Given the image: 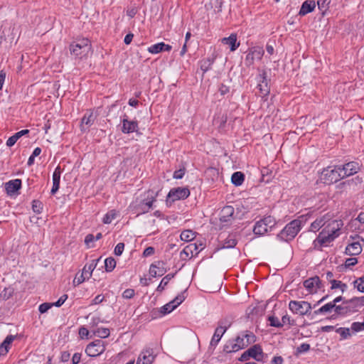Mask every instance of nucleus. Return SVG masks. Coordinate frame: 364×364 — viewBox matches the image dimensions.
Instances as JSON below:
<instances>
[{
    "instance_id": "2f4dec72",
    "label": "nucleus",
    "mask_w": 364,
    "mask_h": 364,
    "mask_svg": "<svg viewBox=\"0 0 364 364\" xmlns=\"http://www.w3.org/2000/svg\"><path fill=\"white\" fill-rule=\"evenodd\" d=\"M245 180L244 174L240 171L235 172L231 177L232 183L236 186H241Z\"/></svg>"
},
{
    "instance_id": "39448f33",
    "label": "nucleus",
    "mask_w": 364,
    "mask_h": 364,
    "mask_svg": "<svg viewBox=\"0 0 364 364\" xmlns=\"http://www.w3.org/2000/svg\"><path fill=\"white\" fill-rule=\"evenodd\" d=\"M255 341V336L251 332H245L239 335L234 343L231 346L230 352H236L240 349L245 348L250 343Z\"/></svg>"
},
{
    "instance_id": "58836bf2",
    "label": "nucleus",
    "mask_w": 364,
    "mask_h": 364,
    "mask_svg": "<svg viewBox=\"0 0 364 364\" xmlns=\"http://www.w3.org/2000/svg\"><path fill=\"white\" fill-rule=\"evenodd\" d=\"M331 289H339L342 292H344L347 289V285L338 280H331Z\"/></svg>"
},
{
    "instance_id": "393cba45",
    "label": "nucleus",
    "mask_w": 364,
    "mask_h": 364,
    "mask_svg": "<svg viewBox=\"0 0 364 364\" xmlns=\"http://www.w3.org/2000/svg\"><path fill=\"white\" fill-rule=\"evenodd\" d=\"M362 251V247L359 242H353L349 244L346 248V253L349 255H358Z\"/></svg>"
},
{
    "instance_id": "8fccbe9b",
    "label": "nucleus",
    "mask_w": 364,
    "mask_h": 364,
    "mask_svg": "<svg viewBox=\"0 0 364 364\" xmlns=\"http://www.w3.org/2000/svg\"><path fill=\"white\" fill-rule=\"evenodd\" d=\"M350 302L355 306H364V296L360 297H354L350 300Z\"/></svg>"
},
{
    "instance_id": "c85d7f7f",
    "label": "nucleus",
    "mask_w": 364,
    "mask_h": 364,
    "mask_svg": "<svg viewBox=\"0 0 364 364\" xmlns=\"http://www.w3.org/2000/svg\"><path fill=\"white\" fill-rule=\"evenodd\" d=\"M225 333V329L222 327H217L215 333L213 336V338L210 341V345L213 346H215L218 345V342L221 339L223 335Z\"/></svg>"
},
{
    "instance_id": "c9c22d12",
    "label": "nucleus",
    "mask_w": 364,
    "mask_h": 364,
    "mask_svg": "<svg viewBox=\"0 0 364 364\" xmlns=\"http://www.w3.org/2000/svg\"><path fill=\"white\" fill-rule=\"evenodd\" d=\"M117 211L115 210H111L105 215L102 221L105 224H109L117 218Z\"/></svg>"
},
{
    "instance_id": "6ab92c4d",
    "label": "nucleus",
    "mask_w": 364,
    "mask_h": 364,
    "mask_svg": "<svg viewBox=\"0 0 364 364\" xmlns=\"http://www.w3.org/2000/svg\"><path fill=\"white\" fill-rule=\"evenodd\" d=\"M316 2L314 0L305 1L300 8L298 15L300 16H304L314 11L316 8Z\"/></svg>"
},
{
    "instance_id": "72a5a7b5",
    "label": "nucleus",
    "mask_w": 364,
    "mask_h": 364,
    "mask_svg": "<svg viewBox=\"0 0 364 364\" xmlns=\"http://www.w3.org/2000/svg\"><path fill=\"white\" fill-rule=\"evenodd\" d=\"M333 307H335L334 304L329 302L326 304L325 305L322 306L318 309L314 311V314L318 315V314H324L328 312L332 311L333 310Z\"/></svg>"
},
{
    "instance_id": "09e8293b",
    "label": "nucleus",
    "mask_w": 364,
    "mask_h": 364,
    "mask_svg": "<svg viewBox=\"0 0 364 364\" xmlns=\"http://www.w3.org/2000/svg\"><path fill=\"white\" fill-rule=\"evenodd\" d=\"M281 323H282V326L286 324L290 326L295 325V321L287 314L282 316Z\"/></svg>"
},
{
    "instance_id": "f03ea898",
    "label": "nucleus",
    "mask_w": 364,
    "mask_h": 364,
    "mask_svg": "<svg viewBox=\"0 0 364 364\" xmlns=\"http://www.w3.org/2000/svg\"><path fill=\"white\" fill-rule=\"evenodd\" d=\"M308 217H309L308 214L303 215L299 218L291 221L286 225L278 235V237L284 241H289L294 239L306 223Z\"/></svg>"
},
{
    "instance_id": "5fc2aeb1",
    "label": "nucleus",
    "mask_w": 364,
    "mask_h": 364,
    "mask_svg": "<svg viewBox=\"0 0 364 364\" xmlns=\"http://www.w3.org/2000/svg\"><path fill=\"white\" fill-rule=\"evenodd\" d=\"M171 276L170 274L166 275L164 277L162 280L161 281L159 285L158 286V290H162L164 289L165 286L168 283L169 280L171 279Z\"/></svg>"
},
{
    "instance_id": "b1692460",
    "label": "nucleus",
    "mask_w": 364,
    "mask_h": 364,
    "mask_svg": "<svg viewBox=\"0 0 364 364\" xmlns=\"http://www.w3.org/2000/svg\"><path fill=\"white\" fill-rule=\"evenodd\" d=\"M222 43L228 45L231 51H235L240 46V43L237 42V35L235 33L230 34L228 38H223Z\"/></svg>"
},
{
    "instance_id": "0eeeda50",
    "label": "nucleus",
    "mask_w": 364,
    "mask_h": 364,
    "mask_svg": "<svg viewBox=\"0 0 364 364\" xmlns=\"http://www.w3.org/2000/svg\"><path fill=\"white\" fill-rule=\"evenodd\" d=\"M322 180L325 183L331 184L343 178L339 166H328L322 171Z\"/></svg>"
},
{
    "instance_id": "f3484780",
    "label": "nucleus",
    "mask_w": 364,
    "mask_h": 364,
    "mask_svg": "<svg viewBox=\"0 0 364 364\" xmlns=\"http://www.w3.org/2000/svg\"><path fill=\"white\" fill-rule=\"evenodd\" d=\"M155 359L153 349L146 348L143 350L138 356V364H151Z\"/></svg>"
},
{
    "instance_id": "c756f323",
    "label": "nucleus",
    "mask_w": 364,
    "mask_h": 364,
    "mask_svg": "<svg viewBox=\"0 0 364 364\" xmlns=\"http://www.w3.org/2000/svg\"><path fill=\"white\" fill-rule=\"evenodd\" d=\"M136 124L133 121H129L127 119H123L122 132L124 133H131L136 130Z\"/></svg>"
},
{
    "instance_id": "1a4fd4ad",
    "label": "nucleus",
    "mask_w": 364,
    "mask_h": 364,
    "mask_svg": "<svg viewBox=\"0 0 364 364\" xmlns=\"http://www.w3.org/2000/svg\"><path fill=\"white\" fill-rule=\"evenodd\" d=\"M190 196V191L186 187H177L171 188L167 196L166 203H173L178 200H184Z\"/></svg>"
},
{
    "instance_id": "e433bc0d",
    "label": "nucleus",
    "mask_w": 364,
    "mask_h": 364,
    "mask_svg": "<svg viewBox=\"0 0 364 364\" xmlns=\"http://www.w3.org/2000/svg\"><path fill=\"white\" fill-rule=\"evenodd\" d=\"M213 62H214V59L210 58H205V59L202 60L200 63V69L203 72H207L208 70H209L210 69Z\"/></svg>"
},
{
    "instance_id": "f704fd0d",
    "label": "nucleus",
    "mask_w": 364,
    "mask_h": 364,
    "mask_svg": "<svg viewBox=\"0 0 364 364\" xmlns=\"http://www.w3.org/2000/svg\"><path fill=\"white\" fill-rule=\"evenodd\" d=\"M331 3V0H317L316 4H317L318 9L321 11L322 16H324L326 11L328 9V5Z\"/></svg>"
},
{
    "instance_id": "473e14b6",
    "label": "nucleus",
    "mask_w": 364,
    "mask_h": 364,
    "mask_svg": "<svg viewBox=\"0 0 364 364\" xmlns=\"http://www.w3.org/2000/svg\"><path fill=\"white\" fill-rule=\"evenodd\" d=\"M237 245L236 236L233 234L229 235L225 240L223 247V248H232Z\"/></svg>"
},
{
    "instance_id": "2eb2a0df",
    "label": "nucleus",
    "mask_w": 364,
    "mask_h": 364,
    "mask_svg": "<svg viewBox=\"0 0 364 364\" xmlns=\"http://www.w3.org/2000/svg\"><path fill=\"white\" fill-rule=\"evenodd\" d=\"M339 168L343 178L356 173L360 169L358 163L355 161H350L344 164L343 166H339Z\"/></svg>"
},
{
    "instance_id": "79ce46f5",
    "label": "nucleus",
    "mask_w": 364,
    "mask_h": 364,
    "mask_svg": "<svg viewBox=\"0 0 364 364\" xmlns=\"http://www.w3.org/2000/svg\"><path fill=\"white\" fill-rule=\"evenodd\" d=\"M354 287L360 292H364V277H360L354 281Z\"/></svg>"
},
{
    "instance_id": "a211bd4d",
    "label": "nucleus",
    "mask_w": 364,
    "mask_h": 364,
    "mask_svg": "<svg viewBox=\"0 0 364 364\" xmlns=\"http://www.w3.org/2000/svg\"><path fill=\"white\" fill-rule=\"evenodd\" d=\"M320 279L318 277L309 278L304 282V287L309 293H316L320 288Z\"/></svg>"
},
{
    "instance_id": "774afa93",
    "label": "nucleus",
    "mask_w": 364,
    "mask_h": 364,
    "mask_svg": "<svg viewBox=\"0 0 364 364\" xmlns=\"http://www.w3.org/2000/svg\"><path fill=\"white\" fill-rule=\"evenodd\" d=\"M283 358L281 356H274L271 360V364H282Z\"/></svg>"
},
{
    "instance_id": "4be33fe9",
    "label": "nucleus",
    "mask_w": 364,
    "mask_h": 364,
    "mask_svg": "<svg viewBox=\"0 0 364 364\" xmlns=\"http://www.w3.org/2000/svg\"><path fill=\"white\" fill-rule=\"evenodd\" d=\"M234 208L232 205H226L223 208L220 214V220L222 222H228L232 218L234 215Z\"/></svg>"
},
{
    "instance_id": "864d4df0",
    "label": "nucleus",
    "mask_w": 364,
    "mask_h": 364,
    "mask_svg": "<svg viewBox=\"0 0 364 364\" xmlns=\"http://www.w3.org/2000/svg\"><path fill=\"white\" fill-rule=\"evenodd\" d=\"M186 173L185 168H180L178 170H176L173 172V178L175 179H181Z\"/></svg>"
},
{
    "instance_id": "ea45409f",
    "label": "nucleus",
    "mask_w": 364,
    "mask_h": 364,
    "mask_svg": "<svg viewBox=\"0 0 364 364\" xmlns=\"http://www.w3.org/2000/svg\"><path fill=\"white\" fill-rule=\"evenodd\" d=\"M336 332L340 334L342 340L347 339L351 336L350 329L348 328H338Z\"/></svg>"
},
{
    "instance_id": "0e129e2a",
    "label": "nucleus",
    "mask_w": 364,
    "mask_h": 364,
    "mask_svg": "<svg viewBox=\"0 0 364 364\" xmlns=\"http://www.w3.org/2000/svg\"><path fill=\"white\" fill-rule=\"evenodd\" d=\"M105 297L104 296L99 294L96 296L92 301L91 305H96L102 303L104 300Z\"/></svg>"
},
{
    "instance_id": "a19ab883",
    "label": "nucleus",
    "mask_w": 364,
    "mask_h": 364,
    "mask_svg": "<svg viewBox=\"0 0 364 364\" xmlns=\"http://www.w3.org/2000/svg\"><path fill=\"white\" fill-rule=\"evenodd\" d=\"M94 334L97 337L105 338L109 336V330L107 328H99L94 331Z\"/></svg>"
},
{
    "instance_id": "423d86ee",
    "label": "nucleus",
    "mask_w": 364,
    "mask_h": 364,
    "mask_svg": "<svg viewBox=\"0 0 364 364\" xmlns=\"http://www.w3.org/2000/svg\"><path fill=\"white\" fill-rule=\"evenodd\" d=\"M158 191L154 189L149 190L145 193V198L138 205V215L148 212L151 208L153 203L156 200L159 194Z\"/></svg>"
},
{
    "instance_id": "603ef678",
    "label": "nucleus",
    "mask_w": 364,
    "mask_h": 364,
    "mask_svg": "<svg viewBox=\"0 0 364 364\" xmlns=\"http://www.w3.org/2000/svg\"><path fill=\"white\" fill-rule=\"evenodd\" d=\"M52 306V303H43L39 306L38 310L41 314H44L47 312Z\"/></svg>"
},
{
    "instance_id": "680f3d73",
    "label": "nucleus",
    "mask_w": 364,
    "mask_h": 364,
    "mask_svg": "<svg viewBox=\"0 0 364 364\" xmlns=\"http://www.w3.org/2000/svg\"><path fill=\"white\" fill-rule=\"evenodd\" d=\"M230 325H231V321L230 320H228V318H225V319L221 320L219 322L218 327H222L223 328L225 329V331H226L227 329L230 326Z\"/></svg>"
},
{
    "instance_id": "49530a36",
    "label": "nucleus",
    "mask_w": 364,
    "mask_h": 364,
    "mask_svg": "<svg viewBox=\"0 0 364 364\" xmlns=\"http://www.w3.org/2000/svg\"><path fill=\"white\" fill-rule=\"evenodd\" d=\"M333 310L337 315H345L348 313V307L341 305H336L335 307H333Z\"/></svg>"
},
{
    "instance_id": "bf43d9fd",
    "label": "nucleus",
    "mask_w": 364,
    "mask_h": 364,
    "mask_svg": "<svg viewBox=\"0 0 364 364\" xmlns=\"http://www.w3.org/2000/svg\"><path fill=\"white\" fill-rule=\"evenodd\" d=\"M358 263V259L355 257H350L346 259L345 262L346 267H350L355 265Z\"/></svg>"
},
{
    "instance_id": "cd10ccee",
    "label": "nucleus",
    "mask_w": 364,
    "mask_h": 364,
    "mask_svg": "<svg viewBox=\"0 0 364 364\" xmlns=\"http://www.w3.org/2000/svg\"><path fill=\"white\" fill-rule=\"evenodd\" d=\"M198 252L199 250L198 246L194 243H191L184 247L181 254H185L187 257H192L194 255H196Z\"/></svg>"
},
{
    "instance_id": "a18cd8bd",
    "label": "nucleus",
    "mask_w": 364,
    "mask_h": 364,
    "mask_svg": "<svg viewBox=\"0 0 364 364\" xmlns=\"http://www.w3.org/2000/svg\"><path fill=\"white\" fill-rule=\"evenodd\" d=\"M32 209L36 213H41L43 210V204L39 200H33L32 203Z\"/></svg>"
},
{
    "instance_id": "4d7b16f0",
    "label": "nucleus",
    "mask_w": 364,
    "mask_h": 364,
    "mask_svg": "<svg viewBox=\"0 0 364 364\" xmlns=\"http://www.w3.org/2000/svg\"><path fill=\"white\" fill-rule=\"evenodd\" d=\"M20 139L18 135L15 133L13 136H10L8 140L6 141V146H14L16 142L18 141V139Z\"/></svg>"
},
{
    "instance_id": "7ed1b4c3",
    "label": "nucleus",
    "mask_w": 364,
    "mask_h": 364,
    "mask_svg": "<svg viewBox=\"0 0 364 364\" xmlns=\"http://www.w3.org/2000/svg\"><path fill=\"white\" fill-rule=\"evenodd\" d=\"M70 53L76 58H83L91 51V43L87 38H82L70 45Z\"/></svg>"
},
{
    "instance_id": "9d476101",
    "label": "nucleus",
    "mask_w": 364,
    "mask_h": 364,
    "mask_svg": "<svg viewBox=\"0 0 364 364\" xmlns=\"http://www.w3.org/2000/svg\"><path fill=\"white\" fill-rule=\"evenodd\" d=\"M264 53V50L262 47L255 46L250 48L245 59V65L250 67L255 63V61L260 60Z\"/></svg>"
},
{
    "instance_id": "052dcab7",
    "label": "nucleus",
    "mask_w": 364,
    "mask_h": 364,
    "mask_svg": "<svg viewBox=\"0 0 364 364\" xmlns=\"http://www.w3.org/2000/svg\"><path fill=\"white\" fill-rule=\"evenodd\" d=\"M67 299H68V295L63 294L58 299V300L56 302L52 303L53 306L60 307L64 304V302L66 301Z\"/></svg>"
},
{
    "instance_id": "37998d69",
    "label": "nucleus",
    "mask_w": 364,
    "mask_h": 364,
    "mask_svg": "<svg viewBox=\"0 0 364 364\" xmlns=\"http://www.w3.org/2000/svg\"><path fill=\"white\" fill-rule=\"evenodd\" d=\"M149 274L151 277H156V276H161L163 274L162 271L156 267L155 264H151L149 268Z\"/></svg>"
},
{
    "instance_id": "e2e57ef3",
    "label": "nucleus",
    "mask_w": 364,
    "mask_h": 364,
    "mask_svg": "<svg viewBox=\"0 0 364 364\" xmlns=\"http://www.w3.org/2000/svg\"><path fill=\"white\" fill-rule=\"evenodd\" d=\"M310 349V345L306 343H301L297 348L299 353H305Z\"/></svg>"
},
{
    "instance_id": "69168bd1",
    "label": "nucleus",
    "mask_w": 364,
    "mask_h": 364,
    "mask_svg": "<svg viewBox=\"0 0 364 364\" xmlns=\"http://www.w3.org/2000/svg\"><path fill=\"white\" fill-rule=\"evenodd\" d=\"M362 181H363L362 178H360L359 176H356V177L352 178L351 180L348 181L346 183H348V184H349V185L354 184V185L357 186L358 184H360L362 183Z\"/></svg>"
},
{
    "instance_id": "dca6fc26",
    "label": "nucleus",
    "mask_w": 364,
    "mask_h": 364,
    "mask_svg": "<svg viewBox=\"0 0 364 364\" xmlns=\"http://www.w3.org/2000/svg\"><path fill=\"white\" fill-rule=\"evenodd\" d=\"M259 80L257 85V88L259 90L260 96L264 97L269 93V87L267 79V73L263 71L261 74H259Z\"/></svg>"
},
{
    "instance_id": "338daca9",
    "label": "nucleus",
    "mask_w": 364,
    "mask_h": 364,
    "mask_svg": "<svg viewBox=\"0 0 364 364\" xmlns=\"http://www.w3.org/2000/svg\"><path fill=\"white\" fill-rule=\"evenodd\" d=\"M81 360V353H75L72 357V363L78 364Z\"/></svg>"
},
{
    "instance_id": "ddd939ff",
    "label": "nucleus",
    "mask_w": 364,
    "mask_h": 364,
    "mask_svg": "<svg viewBox=\"0 0 364 364\" xmlns=\"http://www.w3.org/2000/svg\"><path fill=\"white\" fill-rule=\"evenodd\" d=\"M331 220L329 214H325L322 216L318 217L314 220L310 225L309 230L314 232H316L319 230H322L323 227L328 223Z\"/></svg>"
},
{
    "instance_id": "412c9836",
    "label": "nucleus",
    "mask_w": 364,
    "mask_h": 364,
    "mask_svg": "<svg viewBox=\"0 0 364 364\" xmlns=\"http://www.w3.org/2000/svg\"><path fill=\"white\" fill-rule=\"evenodd\" d=\"M171 46L166 44L164 42L158 43L149 46L147 50L152 54H157L162 51H170Z\"/></svg>"
},
{
    "instance_id": "20e7f679",
    "label": "nucleus",
    "mask_w": 364,
    "mask_h": 364,
    "mask_svg": "<svg viewBox=\"0 0 364 364\" xmlns=\"http://www.w3.org/2000/svg\"><path fill=\"white\" fill-rule=\"evenodd\" d=\"M276 225L275 219L272 216H266L257 221L253 227V232L257 236H263Z\"/></svg>"
},
{
    "instance_id": "4c0bfd02",
    "label": "nucleus",
    "mask_w": 364,
    "mask_h": 364,
    "mask_svg": "<svg viewBox=\"0 0 364 364\" xmlns=\"http://www.w3.org/2000/svg\"><path fill=\"white\" fill-rule=\"evenodd\" d=\"M116 267V261L113 257H108L105 260V267L107 272H112Z\"/></svg>"
},
{
    "instance_id": "c03bdc74",
    "label": "nucleus",
    "mask_w": 364,
    "mask_h": 364,
    "mask_svg": "<svg viewBox=\"0 0 364 364\" xmlns=\"http://www.w3.org/2000/svg\"><path fill=\"white\" fill-rule=\"evenodd\" d=\"M61 170L60 167L57 166L53 173V183H60V181Z\"/></svg>"
},
{
    "instance_id": "f257e3e1",
    "label": "nucleus",
    "mask_w": 364,
    "mask_h": 364,
    "mask_svg": "<svg viewBox=\"0 0 364 364\" xmlns=\"http://www.w3.org/2000/svg\"><path fill=\"white\" fill-rule=\"evenodd\" d=\"M343 222L341 220H331L313 241L315 249L321 250L323 247H329L331 243L341 235Z\"/></svg>"
},
{
    "instance_id": "aec40b11",
    "label": "nucleus",
    "mask_w": 364,
    "mask_h": 364,
    "mask_svg": "<svg viewBox=\"0 0 364 364\" xmlns=\"http://www.w3.org/2000/svg\"><path fill=\"white\" fill-rule=\"evenodd\" d=\"M16 336L9 335L6 337L4 341L0 345V355H5L11 348V344Z\"/></svg>"
},
{
    "instance_id": "7c9ffc66",
    "label": "nucleus",
    "mask_w": 364,
    "mask_h": 364,
    "mask_svg": "<svg viewBox=\"0 0 364 364\" xmlns=\"http://www.w3.org/2000/svg\"><path fill=\"white\" fill-rule=\"evenodd\" d=\"M196 233L192 230H185L181 232L180 237L181 240L185 242H191L194 240Z\"/></svg>"
},
{
    "instance_id": "9b49d317",
    "label": "nucleus",
    "mask_w": 364,
    "mask_h": 364,
    "mask_svg": "<svg viewBox=\"0 0 364 364\" xmlns=\"http://www.w3.org/2000/svg\"><path fill=\"white\" fill-rule=\"evenodd\" d=\"M105 350V342L100 339H97L87 346L85 353L90 357H97L102 354Z\"/></svg>"
},
{
    "instance_id": "a878e982",
    "label": "nucleus",
    "mask_w": 364,
    "mask_h": 364,
    "mask_svg": "<svg viewBox=\"0 0 364 364\" xmlns=\"http://www.w3.org/2000/svg\"><path fill=\"white\" fill-rule=\"evenodd\" d=\"M98 259H92L90 263L86 264L82 269V273L85 275V278L90 279L93 270L95 269Z\"/></svg>"
},
{
    "instance_id": "13d9d810",
    "label": "nucleus",
    "mask_w": 364,
    "mask_h": 364,
    "mask_svg": "<svg viewBox=\"0 0 364 364\" xmlns=\"http://www.w3.org/2000/svg\"><path fill=\"white\" fill-rule=\"evenodd\" d=\"M155 249L153 247H148L144 250L142 256L144 257H148L153 255Z\"/></svg>"
},
{
    "instance_id": "bb28decb",
    "label": "nucleus",
    "mask_w": 364,
    "mask_h": 364,
    "mask_svg": "<svg viewBox=\"0 0 364 364\" xmlns=\"http://www.w3.org/2000/svg\"><path fill=\"white\" fill-rule=\"evenodd\" d=\"M94 121L95 117L93 116L92 112H86L81 121V129L84 131L85 129V126H86V129H87L93 124Z\"/></svg>"
},
{
    "instance_id": "6e6d98bb",
    "label": "nucleus",
    "mask_w": 364,
    "mask_h": 364,
    "mask_svg": "<svg viewBox=\"0 0 364 364\" xmlns=\"http://www.w3.org/2000/svg\"><path fill=\"white\" fill-rule=\"evenodd\" d=\"M124 249V244L123 242L118 243L114 250V253L116 256H120Z\"/></svg>"
},
{
    "instance_id": "4468645a",
    "label": "nucleus",
    "mask_w": 364,
    "mask_h": 364,
    "mask_svg": "<svg viewBox=\"0 0 364 364\" xmlns=\"http://www.w3.org/2000/svg\"><path fill=\"white\" fill-rule=\"evenodd\" d=\"M186 292L184 291L179 294L178 296L175 297L174 299L166 304L163 306V310L164 314L171 313L178 306H179L186 299Z\"/></svg>"
},
{
    "instance_id": "5701e85b",
    "label": "nucleus",
    "mask_w": 364,
    "mask_h": 364,
    "mask_svg": "<svg viewBox=\"0 0 364 364\" xmlns=\"http://www.w3.org/2000/svg\"><path fill=\"white\" fill-rule=\"evenodd\" d=\"M6 191L8 194L12 195L16 193L21 187V180L14 179L7 182L5 185Z\"/></svg>"
},
{
    "instance_id": "de8ad7c7",
    "label": "nucleus",
    "mask_w": 364,
    "mask_h": 364,
    "mask_svg": "<svg viewBox=\"0 0 364 364\" xmlns=\"http://www.w3.org/2000/svg\"><path fill=\"white\" fill-rule=\"evenodd\" d=\"M268 321H269V325L271 326L277 327V328L282 326V323H281V321H279V318L274 316H269L268 318Z\"/></svg>"
},
{
    "instance_id": "f8f14e48",
    "label": "nucleus",
    "mask_w": 364,
    "mask_h": 364,
    "mask_svg": "<svg viewBox=\"0 0 364 364\" xmlns=\"http://www.w3.org/2000/svg\"><path fill=\"white\" fill-rule=\"evenodd\" d=\"M250 358H252L257 361L262 360L263 358V351L262 348L259 345H254L248 350L245 351L240 358V360L245 361L247 360Z\"/></svg>"
},
{
    "instance_id": "3c124183",
    "label": "nucleus",
    "mask_w": 364,
    "mask_h": 364,
    "mask_svg": "<svg viewBox=\"0 0 364 364\" xmlns=\"http://www.w3.org/2000/svg\"><path fill=\"white\" fill-rule=\"evenodd\" d=\"M135 295V291L133 289H127L122 293V297L126 299H132Z\"/></svg>"
},
{
    "instance_id": "6e6552de",
    "label": "nucleus",
    "mask_w": 364,
    "mask_h": 364,
    "mask_svg": "<svg viewBox=\"0 0 364 364\" xmlns=\"http://www.w3.org/2000/svg\"><path fill=\"white\" fill-rule=\"evenodd\" d=\"M289 309L293 314L303 316L310 314L312 306L306 301L291 300L289 303Z\"/></svg>"
}]
</instances>
